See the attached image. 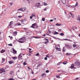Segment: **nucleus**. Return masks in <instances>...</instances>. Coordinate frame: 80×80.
Wrapping results in <instances>:
<instances>
[{
  "label": "nucleus",
  "mask_w": 80,
  "mask_h": 80,
  "mask_svg": "<svg viewBox=\"0 0 80 80\" xmlns=\"http://www.w3.org/2000/svg\"><path fill=\"white\" fill-rule=\"evenodd\" d=\"M75 64L77 68H80V62L78 60L76 61L75 62Z\"/></svg>",
  "instance_id": "obj_1"
},
{
  "label": "nucleus",
  "mask_w": 80,
  "mask_h": 80,
  "mask_svg": "<svg viewBox=\"0 0 80 80\" xmlns=\"http://www.w3.org/2000/svg\"><path fill=\"white\" fill-rule=\"evenodd\" d=\"M18 42H19V43H23V42H24V40L23 39V38H21V39H19Z\"/></svg>",
  "instance_id": "obj_2"
},
{
  "label": "nucleus",
  "mask_w": 80,
  "mask_h": 80,
  "mask_svg": "<svg viewBox=\"0 0 80 80\" xmlns=\"http://www.w3.org/2000/svg\"><path fill=\"white\" fill-rule=\"evenodd\" d=\"M5 70L3 68H1L0 69V73H2L3 72H5Z\"/></svg>",
  "instance_id": "obj_3"
},
{
  "label": "nucleus",
  "mask_w": 80,
  "mask_h": 80,
  "mask_svg": "<svg viewBox=\"0 0 80 80\" xmlns=\"http://www.w3.org/2000/svg\"><path fill=\"white\" fill-rule=\"evenodd\" d=\"M61 2L63 3V4H65L66 3V0H61Z\"/></svg>",
  "instance_id": "obj_4"
},
{
  "label": "nucleus",
  "mask_w": 80,
  "mask_h": 80,
  "mask_svg": "<svg viewBox=\"0 0 80 80\" xmlns=\"http://www.w3.org/2000/svg\"><path fill=\"white\" fill-rule=\"evenodd\" d=\"M17 35V32L15 31L13 32V35H14V36H16Z\"/></svg>",
  "instance_id": "obj_5"
},
{
  "label": "nucleus",
  "mask_w": 80,
  "mask_h": 80,
  "mask_svg": "<svg viewBox=\"0 0 80 80\" xmlns=\"http://www.w3.org/2000/svg\"><path fill=\"white\" fill-rule=\"evenodd\" d=\"M77 5H78V3H77V2H76L75 5L72 6V7H73V8H76V7H77Z\"/></svg>",
  "instance_id": "obj_6"
},
{
  "label": "nucleus",
  "mask_w": 80,
  "mask_h": 80,
  "mask_svg": "<svg viewBox=\"0 0 80 80\" xmlns=\"http://www.w3.org/2000/svg\"><path fill=\"white\" fill-rule=\"evenodd\" d=\"M40 3L39 2L38 3L36 6V7H40Z\"/></svg>",
  "instance_id": "obj_7"
},
{
  "label": "nucleus",
  "mask_w": 80,
  "mask_h": 80,
  "mask_svg": "<svg viewBox=\"0 0 80 80\" xmlns=\"http://www.w3.org/2000/svg\"><path fill=\"white\" fill-rule=\"evenodd\" d=\"M21 55H22V53H20V54L18 56V58L20 59V58H22V56H21Z\"/></svg>",
  "instance_id": "obj_8"
},
{
  "label": "nucleus",
  "mask_w": 80,
  "mask_h": 80,
  "mask_svg": "<svg viewBox=\"0 0 80 80\" xmlns=\"http://www.w3.org/2000/svg\"><path fill=\"white\" fill-rule=\"evenodd\" d=\"M42 77H44V78L46 77V74L45 73L42 74Z\"/></svg>",
  "instance_id": "obj_9"
},
{
  "label": "nucleus",
  "mask_w": 80,
  "mask_h": 80,
  "mask_svg": "<svg viewBox=\"0 0 80 80\" xmlns=\"http://www.w3.org/2000/svg\"><path fill=\"white\" fill-rule=\"evenodd\" d=\"M71 68V69H73V68H74V64H72V65H71V67H70Z\"/></svg>",
  "instance_id": "obj_10"
},
{
  "label": "nucleus",
  "mask_w": 80,
  "mask_h": 80,
  "mask_svg": "<svg viewBox=\"0 0 80 80\" xmlns=\"http://www.w3.org/2000/svg\"><path fill=\"white\" fill-rule=\"evenodd\" d=\"M35 23H34L32 24V26L31 27H32V28H35V27H35Z\"/></svg>",
  "instance_id": "obj_11"
},
{
  "label": "nucleus",
  "mask_w": 80,
  "mask_h": 80,
  "mask_svg": "<svg viewBox=\"0 0 80 80\" xmlns=\"http://www.w3.org/2000/svg\"><path fill=\"white\" fill-rule=\"evenodd\" d=\"M46 57L48 58H50L51 56L50 54H48L46 55Z\"/></svg>",
  "instance_id": "obj_12"
},
{
  "label": "nucleus",
  "mask_w": 80,
  "mask_h": 80,
  "mask_svg": "<svg viewBox=\"0 0 80 80\" xmlns=\"http://www.w3.org/2000/svg\"><path fill=\"white\" fill-rule=\"evenodd\" d=\"M59 34V33L57 32H56V31H54V35H58Z\"/></svg>",
  "instance_id": "obj_13"
},
{
  "label": "nucleus",
  "mask_w": 80,
  "mask_h": 80,
  "mask_svg": "<svg viewBox=\"0 0 80 80\" xmlns=\"http://www.w3.org/2000/svg\"><path fill=\"white\" fill-rule=\"evenodd\" d=\"M77 20H78V21H79V22H80V15H78V16Z\"/></svg>",
  "instance_id": "obj_14"
},
{
  "label": "nucleus",
  "mask_w": 80,
  "mask_h": 80,
  "mask_svg": "<svg viewBox=\"0 0 80 80\" xmlns=\"http://www.w3.org/2000/svg\"><path fill=\"white\" fill-rule=\"evenodd\" d=\"M9 63V64H12L13 62V61H10L8 62Z\"/></svg>",
  "instance_id": "obj_15"
},
{
  "label": "nucleus",
  "mask_w": 80,
  "mask_h": 80,
  "mask_svg": "<svg viewBox=\"0 0 80 80\" xmlns=\"http://www.w3.org/2000/svg\"><path fill=\"white\" fill-rule=\"evenodd\" d=\"M5 59L4 58H2V63H3V62H5Z\"/></svg>",
  "instance_id": "obj_16"
},
{
  "label": "nucleus",
  "mask_w": 80,
  "mask_h": 80,
  "mask_svg": "<svg viewBox=\"0 0 80 80\" xmlns=\"http://www.w3.org/2000/svg\"><path fill=\"white\" fill-rule=\"evenodd\" d=\"M5 52V50H4V49H2V50H1V53H4V52Z\"/></svg>",
  "instance_id": "obj_17"
},
{
  "label": "nucleus",
  "mask_w": 80,
  "mask_h": 80,
  "mask_svg": "<svg viewBox=\"0 0 80 80\" xmlns=\"http://www.w3.org/2000/svg\"><path fill=\"white\" fill-rule=\"evenodd\" d=\"M68 48H69L70 49H71V48H72V46H68Z\"/></svg>",
  "instance_id": "obj_18"
},
{
  "label": "nucleus",
  "mask_w": 80,
  "mask_h": 80,
  "mask_svg": "<svg viewBox=\"0 0 80 80\" xmlns=\"http://www.w3.org/2000/svg\"><path fill=\"white\" fill-rule=\"evenodd\" d=\"M32 17H35V13H33L32 14Z\"/></svg>",
  "instance_id": "obj_19"
},
{
  "label": "nucleus",
  "mask_w": 80,
  "mask_h": 80,
  "mask_svg": "<svg viewBox=\"0 0 80 80\" xmlns=\"http://www.w3.org/2000/svg\"><path fill=\"white\" fill-rule=\"evenodd\" d=\"M13 22L12 21L10 22V24L9 25V26L10 27H11L12 26V23Z\"/></svg>",
  "instance_id": "obj_20"
},
{
  "label": "nucleus",
  "mask_w": 80,
  "mask_h": 80,
  "mask_svg": "<svg viewBox=\"0 0 80 80\" xmlns=\"http://www.w3.org/2000/svg\"><path fill=\"white\" fill-rule=\"evenodd\" d=\"M44 40L45 41V42H48V39L45 38Z\"/></svg>",
  "instance_id": "obj_21"
},
{
  "label": "nucleus",
  "mask_w": 80,
  "mask_h": 80,
  "mask_svg": "<svg viewBox=\"0 0 80 80\" xmlns=\"http://www.w3.org/2000/svg\"><path fill=\"white\" fill-rule=\"evenodd\" d=\"M12 59H13V60H16L17 58V57H13L12 58Z\"/></svg>",
  "instance_id": "obj_22"
},
{
  "label": "nucleus",
  "mask_w": 80,
  "mask_h": 80,
  "mask_svg": "<svg viewBox=\"0 0 80 80\" xmlns=\"http://www.w3.org/2000/svg\"><path fill=\"white\" fill-rule=\"evenodd\" d=\"M69 13L71 15V16H72V18H73V17H74V15H73V14L71 12H69Z\"/></svg>",
  "instance_id": "obj_23"
},
{
  "label": "nucleus",
  "mask_w": 80,
  "mask_h": 80,
  "mask_svg": "<svg viewBox=\"0 0 80 80\" xmlns=\"http://www.w3.org/2000/svg\"><path fill=\"white\" fill-rule=\"evenodd\" d=\"M67 63V61H65L63 62V64H64V65H66Z\"/></svg>",
  "instance_id": "obj_24"
},
{
  "label": "nucleus",
  "mask_w": 80,
  "mask_h": 80,
  "mask_svg": "<svg viewBox=\"0 0 80 80\" xmlns=\"http://www.w3.org/2000/svg\"><path fill=\"white\" fill-rule=\"evenodd\" d=\"M26 10V8H22V11H25Z\"/></svg>",
  "instance_id": "obj_25"
},
{
  "label": "nucleus",
  "mask_w": 80,
  "mask_h": 80,
  "mask_svg": "<svg viewBox=\"0 0 80 80\" xmlns=\"http://www.w3.org/2000/svg\"><path fill=\"white\" fill-rule=\"evenodd\" d=\"M60 35H61V36H63V35H64V33H63V32H62L61 33H60Z\"/></svg>",
  "instance_id": "obj_26"
},
{
  "label": "nucleus",
  "mask_w": 80,
  "mask_h": 80,
  "mask_svg": "<svg viewBox=\"0 0 80 80\" xmlns=\"http://www.w3.org/2000/svg\"><path fill=\"white\" fill-rule=\"evenodd\" d=\"M64 40H67L68 41H69L70 42H72V40H68L67 39H64Z\"/></svg>",
  "instance_id": "obj_27"
},
{
  "label": "nucleus",
  "mask_w": 80,
  "mask_h": 80,
  "mask_svg": "<svg viewBox=\"0 0 80 80\" xmlns=\"http://www.w3.org/2000/svg\"><path fill=\"white\" fill-rule=\"evenodd\" d=\"M56 26H61V24H60L57 23L56 24Z\"/></svg>",
  "instance_id": "obj_28"
},
{
  "label": "nucleus",
  "mask_w": 80,
  "mask_h": 80,
  "mask_svg": "<svg viewBox=\"0 0 80 80\" xmlns=\"http://www.w3.org/2000/svg\"><path fill=\"white\" fill-rule=\"evenodd\" d=\"M14 73V72L13 71H11L10 72V75H12V74H13Z\"/></svg>",
  "instance_id": "obj_29"
},
{
  "label": "nucleus",
  "mask_w": 80,
  "mask_h": 80,
  "mask_svg": "<svg viewBox=\"0 0 80 80\" xmlns=\"http://www.w3.org/2000/svg\"><path fill=\"white\" fill-rule=\"evenodd\" d=\"M13 51L15 53H17V51L15 50L14 49H13Z\"/></svg>",
  "instance_id": "obj_30"
},
{
  "label": "nucleus",
  "mask_w": 80,
  "mask_h": 80,
  "mask_svg": "<svg viewBox=\"0 0 80 80\" xmlns=\"http://www.w3.org/2000/svg\"><path fill=\"white\" fill-rule=\"evenodd\" d=\"M34 38H39V37L37 36V37H35Z\"/></svg>",
  "instance_id": "obj_31"
},
{
  "label": "nucleus",
  "mask_w": 80,
  "mask_h": 80,
  "mask_svg": "<svg viewBox=\"0 0 80 80\" xmlns=\"http://www.w3.org/2000/svg\"><path fill=\"white\" fill-rule=\"evenodd\" d=\"M65 47H63V52H65Z\"/></svg>",
  "instance_id": "obj_32"
},
{
  "label": "nucleus",
  "mask_w": 80,
  "mask_h": 80,
  "mask_svg": "<svg viewBox=\"0 0 80 80\" xmlns=\"http://www.w3.org/2000/svg\"><path fill=\"white\" fill-rule=\"evenodd\" d=\"M76 46H77V44H73V47H74V48H75Z\"/></svg>",
  "instance_id": "obj_33"
},
{
  "label": "nucleus",
  "mask_w": 80,
  "mask_h": 80,
  "mask_svg": "<svg viewBox=\"0 0 80 80\" xmlns=\"http://www.w3.org/2000/svg\"><path fill=\"white\" fill-rule=\"evenodd\" d=\"M23 65H27V63L25 62H24L23 63Z\"/></svg>",
  "instance_id": "obj_34"
},
{
  "label": "nucleus",
  "mask_w": 80,
  "mask_h": 80,
  "mask_svg": "<svg viewBox=\"0 0 80 80\" xmlns=\"http://www.w3.org/2000/svg\"><path fill=\"white\" fill-rule=\"evenodd\" d=\"M44 5H45V6H46V5H47V3L45 2H44Z\"/></svg>",
  "instance_id": "obj_35"
},
{
  "label": "nucleus",
  "mask_w": 80,
  "mask_h": 80,
  "mask_svg": "<svg viewBox=\"0 0 80 80\" xmlns=\"http://www.w3.org/2000/svg\"><path fill=\"white\" fill-rule=\"evenodd\" d=\"M42 65V64H39L37 66V67H40V65Z\"/></svg>",
  "instance_id": "obj_36"
},
{
  "label": "nucleus",
  "mask_w": 80,
  "mask_h": 80,
  "mask_svg": "<svg viewBox=\"0 0 80 80\" xmlns=\"http://www.w3.org/2000/svg\"><path fill=\"white\" fill-rule=\"evenodd\" d=\"M17 25H18V26H20V25H21V24H20V23H18V24H17Z\"/></svg>",
  "instance_id": "obj_37"
},
{
  "label": "nucleus",
  "mask_w": 80,
  "mask_h": 80,
  "mask_svg": "<svg viewBox=\"0 0 80 80\" xmlns=\"http://www.w3.org/2000/svg\"><path fill=\"white\" fill-rule=\"evenodd\" d=\"M70 54H71V53H66V55H70Z\"/></svg>",
  "instance_id": "obj_38"
},
{
  "label": "nucleus",
  "mask_w": 80,
  "mask_h": 80,
  "mask_svg": "<svg viewBox=\"0 0 80 80\" xmlns=\"http://www.w3.org/2000/svg\"><path fill=\"white\" fill-rule=\"evenodd\" d=\"M19 10L20 11H22V8H20V9H18V11Z\"/></svg>",
  "instance_id": "obj_39"
},
{
  "label": "nucleus",
  "mask_w": 80,
  "mask_h": 80,
  "mask_svg": "<svg viewBox=\"0 0 80 80\" xmlns=\"http://www.w3.org/2000/svg\"><path fill=\"white\" fill-rule=\"evenodd\" d=\"M15 79L13 78H11L9 79V80H14Z\"/></svg>",
  "instance_id": "obj_40"
},
{
  "label": "nucleus",
  "mask_w": 80,
  "mask_h": 80,
  "mask_svg": "<svg viewBox=\"0 0 80 80\" xmlns=\"http://www.w3.org/2000/svg\"><path fill=\"white\" fill-rule=\"evenodd\" d=\"M60 63H61V62H59L57 64L58 65H60Z\"/></svg>",
  "instance_id": "obj_41"
},
{
  "label": "nucleus",
  "mask_w": 80,
  "mask_h": 80,
  "mask_svg": "<svg viewBox=\"0 0 80 80\" xmlns=\"http://www.w3.org/2000/svg\"><path fill=\"white\" fill-rule=\"evenodd\" d=\"M18 18H22V16H18Z\"/></svg>",
  "instance_id": "obj_42"
},
{
  "label": "nucleus",
  "mask_w": 80,
  "mask_h": 80,
  "mask_svg": "<svg viewBox=\"0 0 80 80\" xmlns=\"http://www.w3.org/2000/svg\"><path fill=\"white\" fill-rule=\"evenodd\" d=\"M42 21H45V18H42Z\"/></svg>",
  "instance_id": "obj_43"
},
{
  "label": "nucleus",
  "mask_w": 80,
  "mask_h": 80,
  "mask_svg": "<svg viewBox=\"0 0 80 80\" xmlns=\"http://www.w3.org/2000/svg\"><path fill=\"white\" fill-rule=\"evenodd\" d=\"M8 45H9V46H11V47L12 46V44L11 43L10 44H8Z\"/></svg>",
  "instance_id": "obj_44"
},
{
  "label": "nucleus",
  "mask_w": 80,
  "mask_h": 80,
  "mask_svg": "<svg viewBox=\"0 0 80 80\" xmlns=\"http://www.w3.org/2000/svg\"><path fill=\"white\" fill-rule=\"evenodd\" d=\"M52 38H55V39H57V38L55 37L52 36Z\"/></svg>",
  "instance_id": "obj_45"
},
{
  "label": "nucleus",
  "mask_w": 80,
  "mask_h": 80,
  "mask_svg": "<svg viewBox=\"0 0 80 80\" xmlns=\"http://www.w3.org/2000/svg\"><path fill=\"white\" fill-rule=\"evenodd\" d=\"M46 73H48L49 72V71L47 70L46 71Z\"/></svg>",
  "instance_id": "obj_46"
},
{
  "label": "nucleus",
  "mask_w": 80,
  "mask_h": 80,
  "mask_svg": "<svg viewBox=\"0 0 80 80\" xmlns=\"http://www.w3.org/2000/svg\"><path fill=\"white\" fill-rule=\"evenodd\" d=\"M27 0V1H28V3H30V0Z\"/></svg>",
  "instance_id": "obj_47"
},
{
  "label": "nucleus",
  "mask_w": 80,
  "mask_h": 80,
  "mask_svg": "<svg viewBox=\"0 0 80 80\" xmlns=\"http://www.w3.org/2000/svg\"><path fill=\"white\" fill-rule=\"evenodd\" d=\"M44 60H47V58L46 57H45L44 58Z\"/></svg>",
  "instance_id": "obj_48"
},
{
  "label": "nucleus",
  "mask_w": 80,
  "mask_h": 80,
  "mask_svg": "<svg viewBox=\"0 0 80 80\" xmlns=\"http://www.w3.org/2000/svg\"><path fill=\"white\" fill-rule=\"evenodd\" d=\"M38 55H39V53H37L36 55V56H38Z\"/></svg>",
  "instance_id": "obj_49"
},
{
  "label": "nucleus",
  "mask_w": 80,
  "mask_h": 80,
  "mask_svg": "<svg viewBox=\"0 0 80 80\" xmlns=\"http://www.w3.org/2000/svg\"><path fill=\"white\" fill-rule=\"evenodd\" d=\"M57 78H60V77L58 76H56Z\"/></svg>",
  "instance_id": "obj_50"
},
{
  "label": "nucleus",
  "mask_w": 80,
  "mask_h": 80,
  "mask_svg": "<svg viewBox=\"0 0 80 80\" xmlns=\"http://www.w3.org/2000/svg\"><path fill=\"white\" fill-rule=\"evenodd\" d=\"M30 18L31 19H32V18H33V16H30Z\"/></svg>",
  "instance_id": "obj_51"
},
{
  "label": "nucleus",
  "mask_w": 80,
  "mask_h": 80,
  "mask_svg": "<svg viewBox=\"0 0 80 80\" xmlns=\"http://www.w3.org/2000/svg\"><path fill=\"white\" fill-rule=\"evenodd\" d=\"M69 46V45H68V44H66V46H67V47H68Z\"/></svg>",
  "instance_id": "obj_52"
},
{
  "label": "nucleus",
  "mask_w": 80,
  "mask_h": 80,
  "mask_svg": "<svg viewBox=\"0 0 80 80\" xmlns=\"http://www.w3.org/2000/svg\"><path fill=\"white\" fill-rule=\"evenodd\" d=\"M10 5L11 6L12 5H13V3H9Z\"/></svg>",
  "instance_id": "obj_53"
},
{
  "label": "nucleus",
  "mask_w": 80,
  "mask_h": 80,
  "mask_svg": "<svg viewBox=\"0 0 80 80\" xmlns=\"http://www.w3.org/2000/svg\"><path fill=\"white\" fill-rule=\"evenodd\" d=\"M55 48L56 50H58V48L57 47H55Z\"/></svg>",
  "instance_id": "obj_54"
},
{
  "label": "nucleus",
  "mask_w": 80,
  "mask_h": 80,
  "mask_svg": "<svg viewBox=\"0 0 80 80\" xmlns=\"http://www.w3.org/2000/svg\"><path fill=\"white\" fill-rule=\"evenodd\" d=\"M28 69H29V70H32V69L30 68V67H28Z\"/></svg>",
  "instance_id": "obj_55"
},
{
  "label": "nucleus",
  "mask_w": 80,
  "mask_h": 80,
  "mask_svg": "<svg viewBox=\"0 0 80 80\" xmlns=\"http://www.w3.org/2000/svg\"><path fill=\"white\" fill-rule=\"evenodd\" d=\"M47 43H48V42H44V43H45V44H47Z\"/></svg>",
  "instance_id": "obj_56"
},
{
  "label": "nucleus",
  "mask_w": 80,
  "mask_h": 80,
  "mask_svg": "<svg viewBox=\"0 0 80 80\" xmlns=\"http://www.w3.org/2000/svg\"><path fill=\"white\" fill-rule=\"evenodd\" d=\"M44 11H47V8H44Z\"/></svg>",
  "instance_id": "obj_57"
},
{
  "label": "nucleus",
  "mask_w": 80,
  "mask_h": 80,
  "mask_svg": "<svg viewBox=\"0 0 80 80\" xmlns=\"http://www.w3.org/2000/svg\"><path fill=\"white\" fill-rule=\"evenodd\" d=\"M61 30H62V29H59V30H58V31L59 32L60 31H61Z\"/></svg>",
  "instance_id": "obj_58"
},
{
  "label": "nucleus",
  "mask_w": 80,
  "mask_h": 80,
  "mask_svg": "<svg viewBox=\"0 0 80 80\" xmlns=\"http://www.w3.org/2000/svg\"><path fill=\"white\" fill-rule=\"evenodd\" d=\"M32 74H34V72H33L32 71Z\"/></svg>",
  "instance_id": "obj_59"
},
{
  "label": "nucleus",
  "mask_w": 80,
  "mask_h": 80,
  "mask_svg": "<svg viewBox=\"0 0 80 80\" xmlns=\"http://www.w3.org/2000/svg\"><path fill=\"white\" fill-rule=\"evenodd\" d=\"M50 22H53V19H51L50 20Z\"/></svg>",
  "instance_id": "obj_60"
},
{
  "label": "nucleus",
  "mask_w": 80,
  "mask_h": 80,
  "mask_svg": "<svg viewBox=\"0 0 80 80\" xmlns=\"http://www.w3.org/2000/svg\"><path fill=\"white\" fill-rule=\"evenodd\" d=\"M13 39V37L12 36L10 37V39Z\"/></svg>",
  "instance_id": "obj_61"
},
{
  "label": "nucleus",
  "mask_w": 80,
  "mask_h": 80,
  "mask_svg": "<svg viewBox=\"0 0 80 80\" xmlns=\"http://www.w3.org/2000/svg\"><path fill=\"white\" fill-rule=\"evenodd\" d=\"M58 50L59 51H60L61 50L60 49L58 48Z\"/></svg>",
  "instance_id": "obj_62"
},
{
  "label": "nucleus",
  "mask_w": 80,
  "mask_h": 80,
  "mask_svg": "<svg viewBox=\"0 0 80 80\" xmlns=\"http://www.w3.org/2000/svg\"><path fill=\"white\" fill-rule=\"evenodd\" d=\"M61 71H62V70H58V72H60Z\"/></svg>",
  "instance_id": "obj_63"
},
{
  "label": "nucleus",
  "mask_w": 80,
  "mask_h": 80,
  "mask_svg": "<svg viewBox=\"0 0 80 80\" xmlns=\"http://www.w3.org/2000/svg\"><path fill=\"white\" fill-rule=\"evenodd\" d=\"M77 79H78V78H77L76 79H75V80H77Z\"/></svg>",
  "instance_id": "obj_64"
}]
</instances>
